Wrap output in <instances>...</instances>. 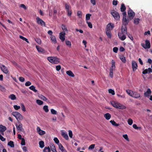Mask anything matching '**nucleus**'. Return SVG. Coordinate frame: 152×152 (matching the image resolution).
I'll list each match as a JSON object with an SVG mask.
<instances>
[{
	"label": "nucleus",
	"instance_id": "f257e3e1",
	"mask_svg": "<svg viewBox=\"0 0 152 152\" xmlns=\"http://www.w3.org/2000/svg\"><path fill=\"white\" fill-rule=\"evenodd\" d=\"M114 27V24L112 23H109L107 25L106 34L107 37L110 38H111V34L110 30H112Z\"/></svg>",
	"mask_w": 152,
	"mask_h": 152
},
{
	"label": "nucleus",
	"instance_id": "f03ea898",
	"mask_svg": "<svg viewBox=\"0 0 152 152\" xmlns=\"http://www.w3.org/2000/svg\"><path fill=\"white\" fill-rule=\"evenodd\" d=\"M112 105L116 108H118L120 109H126V107L123 105H122L117 102L115 101L111 102Z\"/></svg>",
	"mask_w": 152,
	"mask_h": 152
},
{
	"label": "nucleus",
	"instance_id": "7ed1b4c3",
	"mask_svg": "<svg viewBox=\"0 0 152 152\" xmlns=\"http://www.w3.org/2000/svg\"><path fill=\"white\" fill-rule=\"evenodd\" d=\"M48 60L51 63L58 64L59 62V59L56 57L50 56L47 58Z\"/></svg>",
	"mask_w": 152,
	"mask_h": 152
},
{
	"label": "nucleus",
	"instance_id": "20e7f679",
	"mask_svg": "<svg viewBox=\"0 0 152 152\" xmlns=\"http://www.w3.org/2000/svg\"><path fill=\"white\" fill-rule=\"evenodd\" d=\"M12 115L16 118L18 121L19 120H22L23 119V116L19 113L18 112H12Z\"/></svg>",
	"mask_w": 152,
	"mask_h": 152
},
{
	"label": "nucleus",
	"instance_id": "39448f33",
	"mask_svg": "<svg viewBox=\"0 0 152 152\" xmlns=\"http://www.w3.org/2000/svg\"><path fill=\"white\" fill-rule=\"evenodd\" d=\"M123 18L122 20L123 25L126 26L129 22V19L126 18V12L123 13Z\"/></svg>",
	"mask_w": 152,
	"mask_h": 152
},
{
	"label": "nucleus",
	"instance_id": "423d86ee",
	"mask_svg": "<svg viewBox=\"0 0 152 152\" xmlns=\"http://www.w3.org/2000/svg\"><path fill=\"white\" fill-rule=\"evenodd\" d=\"M111 14L113 16L114 19L117 20H119L120 19V16L118 13L113 10L111 12Z\"/></svg>",
	"mask_w": 152,
	"mask_h": 152
},
{
	"label": "nucleus",
	"instance_id": "0eeeda50",
	"mask_svg": "<svg viewBox=\"0 0 152 152\" xmlns=\"http://www.w3.org/2000/svg\"><path fill=\"white\" fill-rule=\"evenodd\" d=\"M128 15L129 18L131 20L134 17L135 13L132 9H129L128 12Z\"/></svg>",
	"mask_w": 152,
	"mask_h": 152
},
{
	"label": "nucleus",
	"instance_id": "6e6552de",
	"mask_svg": "<svg viewBox=\"0 0 152 152\" xmlns=\"http://www.w3.org/2000/svg\"><path fill=\"white\" fill-rule=\"evenodd\" d=\"M37 22L38 24L40 25L41 26H45V23L43 20L38 17L36 18Z\"/></svg>",
	"mask_w": 152,
	"mask_h": 152
},
{
	"label": "nucleus",
	"instance_id": "1a4fd4ad",
	"mask_svg": "<svg viewBox=\"0 0 152 152\" xmlns=\"http://www.w3.org/2000/svg\"><path fill=\"white\" fill-rule=\"evenodd\" d=\"M0 68L3 72L5 74H7L8 70L7 67L3 64L0 65Z\"/></svg>",
	"mask_w": 152,
	"mask_h": 152
},
{
	"label": "nucleus",
	"instance_id": "9d476101",
	"mask_svg": "<svg viewBox=\"0 0 152 152\" xmlns=\"http://www.w3.org/2000/svg\"><path fill=\"white\" fill-rule=\"evenodd\" d=\"M132 66L133 71H135L136 70L137 67V65L135 61H132Z\"/></svg>",
	"mask_w": 152,
	"mask_h": 152
},
{
	"label": "nucleus",
	"instance_id": "9b49d317",
	"mask_svg": "<svg viewBox=\"0 0 152 152\" xmlns=\"http://www.w3.org/2000/svg\"><path fill=\"white\" fill-rule=\"evenodd\" d=\"M65 33L64 32H61L59 34V38L62 42H63L65 40Z\"/></svg>",
	"mask_w": 152,
	"mask_h": 152
},
{
	"label": "nucleus",
	"instance_id": "f8f14e48",
	"mask_svg": "<svg viewBox=\"0 0 152 152\" xmlns=\"http://www.w3.org/2000/svg\"><path fill=\"white\" fill-rule=\"evenodd\" d=\"M16 126L18 130L22 132H23L24 131V129L23 128L22 125L21 123H19V124L18 125H16Z\"/></svg>",
	"mask_w": 152,
	"mask_h": 152
},
{
	"label": "nucleus",
	"instance_id": "ddd939ff",
	"mask_svg": "<svg viewBox=\"0 0 152 152\" xmlns=\"http://www.w3.org/2000/svg\"><path fill=\"white\" fill-rule=\"evenodd\" d=\"M36 48L38 51L40 53H45V50L42 48L38 46H36Z\"/></svg>",
	"mask_w": 152,
	"mask_h": 152
},
{
	"label": "nucleus",
	"instance_id": "4468645a",
	"mask_svg": "<svg viewBox=\"0 0 152 152\" xmlns=\"http://www.w3.org/2000/svg\"><path fill=\"white\" fill-rule=\"evenodd\" d=\"M121 31L123 34H126L127 33V29L126 26L122 25Z\"/></svg>",
	"mask_w": 152,
	"mask_h": 152
},
{
	"label": "nucleus",
	"instance_id": "2eb2a0df",
	"mask_svg": "<svg viewBox=\"0 0 152 152\" xmlns=\"http://www.w3.org/2000/svg\"><path fill=\"white\" fill-rule=\"evenodd\" d=\"M0 132H1L2 134H4V132L6 130L7 128L4 126H3L2 125H0Z\"/></svg>",
	"mask_w": 152,
	"mask_h": 152
},
{
	"label": "nucleus",
	"instance_id": "dca6fc26",
	"mask_svg": "<svg viewBox=\"0 0 152 152\" xmlns=\"http://www.w3.org/2000/svg\"><path fill=\"white\" fill-rule=\"evenodd\" d=\"M151 93V89L150 88H148L147 91L144 93V95L145 97L148 96L150 95Z\"/></svg>",
	"mask_w": 152,
	"mask_h": 152
},
{
	"label": "nucleus",
	"instance_id": "f3484780",
	"mask_svg": "<svg viewBox=\"0 0 152 152\" xmlns=\"http://www.w3.org/2000/svg\"><path fill=\"white\" fill-rule=\"evenodd\" d=\"M132 97L135 98H138L140 97V94L137 92H133Z\"/></svg>",
	"mask_w": 152,
	"mask_h": 152
},
{
	"label": "nucleus",
	"instance_id": "a211bd4d",
	"mask_svg": "<svg viewBox=\"0 0 152 152\" xmlns=\"http://www.w3.org/2000/svg\"><path fill=\"white\" fill-rule=\"evenodd\" d=\"M61 135L66 140H68L69 139V137L67 133L64 132H62L61 133Z\"/></svg>",
	"mask_w": 152,
	"mask_h": 152
},
{
	"label": "nucleus",
	"instance_id": "6ab92c4d",
	"mask_svg": "<svg viewBox=\"0 0 152 152\" xmlns=\"http://www.w3.org/2000/svg\"><path fill=\"white\" fill-rule=\"evenodd\" d=\"M58 146L59 148L62 152H65L66 151V150L65 149L61 143L58 144Z\"/></svg>",
	"mask_w": 152,
	"mask_h": 152
},
{
	"label": "nucleus",
	"instance_id": "aec40b11",
	"mask_svg": "<svg viewBox=\"0 0 152 152\" xmlns=\"http://www.w3.org/2000/svg\"><path fill=\"white\" fill-rule=\"evenodd\" d=\"M120 9L121 12H126L125 11L126 10V7L124 4L123 3L121 4Z\"/></svg>",
	"mask_w": 152,
	"mask_h": 152
},
{
	"label": "nucleus",
	"instance_id": "412c9836",
	"mask_svg": "<svg viewBox=\"0 0 152 152\" xmlns=\"http://www.w3.org/2000/svg\"><path fill=\"white\" fill-rule=\"evenodd\" d=\"M65 43L66 45L68 47H69V48H71V43L69 41L68 39H66L65 40Z\"/></svg>",
	"mask_w": 152,
	"mask_h": 152
},
{
	"label": "nucleus",
	"instance_id": "4be33fe9",
	"mask_svg": "<svg viewBox=\"0 0 152 152\" xmlns=\"http://www.w3.org/2000/svg\"><path fill=\"white\" fill-rule=\"evenodd\" d=\"M145 46L147 48H150L151 47L150 43L149 40H146L145 41Z\"/></svg>",
	"mask_w": 152,
	"mask_h": 152
},
{
	"label": "nucleus",
	"instance_id": "5701e85b",
	"mask_svg": "<svg viewBox=\"0 0 152 152\" xmlns=\"http://www.w3.org/2000/svg\"><path fill=\"white\" fill-rule=\"evenodd\" d=\"M66 73L69 76L71 77H74L75 76L74 74L70 70L67 71L66 72Z\"/></svg>",
	"mask_w": 152,
	"mask_h": 152
},
{
	"label": "nucleus",
	"instance_id": "b1692460",
	"mask_svg": "<svg viewBox=\"0 0 152 152\" xmlns=\"http://www.w3.org/2000/svg\"><path fill=\"white\" fill-rule=\"evenodd\" d=\"M104 116L107 120H109L110 119L111 116L110 114L107 113L104 114Z\"/></svg>",
	"mask_w": 152,
	"mask_h": 152
},
{
	"label": "nucleus",
	"instance_id": "393cba45",
	"mask_svg": "<svg viewBox=\"0 0 152 152\" xmlns=\"http://www.w3.org/2000/svg\"><path fill=\"white\" fill-rule=\"evenodd\" d=\"M115 62L114 60H112V66L110 68V69H112L113 70H115Z\"/></svg>",
	"mask_w": 152,
	"mask_h": 152
},
{
	"label": "nucleus",
	"instance_id": "a878e982",
	"mask_svg": "<svg viewBox=\"0 0 152 152\" xmlns=\"http://www.w3.org/2000/svg\"><path fill=\"white\" fill-rule=\"evenodd\" d=\"M119 58L122 62L124 63H125L126 62V58L124 56H120Z\"/></svg>",
	"mask_w": 152,
	"mask_h": 152
},
{
	"label": "nucleus",
	"instance_id": "bb28decb",
	"mask_svg": "<svg viewBox=\"0 0 152 152\" xmlns=\"http://www.w3.org/2000/svg\"><path fill=\"white\" fill-rule=\"evenodd\" d=\"M50 147L51 151L53 152H57L55 145L54 144H51Z\"/></svg>",
	"mask_w": 152,
	"mask_h": 152
},
{
	"label": "nucleus",
	"instance_id": "cd10ccee",
	"mask_svg": "<svg viewBox=\"0 0 152 152\" xmlns=\"http://www.w3.org/2000/svg\"><path fill=\"white\" fill-rule=\"evenodd\" d=\"M50 149L49 147H45L43 150V152H50Z\"/></svg>",
	"mask_w": 152,
	"mask_h": 152
},
{
	"label": "nucleus",
	"instance_id": "c85d7f7f",
	"mask_svg": "<svg viewBox=\"0 0 152 152\" xmlns=\"http://www.w3.org/2000/svg\"><path fill=\"white\" fill-rule=\"evenodd\" d=\"M50 38L52 41L54 43H56L57 42L56 37L54 36H52L50 37Z\"/></svg>",
	"mask_w": 152,
	"mask_h": 152
},
{
	"label": "nucleus",
	"instance_id": "c756f323",
	"mask_svg": "<svg viewBox=\"0 0 152 152\" xmlns=\"http://www.w3.org/2000/svg\"><path fill=\"white\" fill-rule=\"evenodd\" d=\"M29 88L31 90H32L33 91H34L35 92H37V91L35 89V87L33 86L32 85L31 86H30L29 87Z\"/></svg>",
	"mask_w": 152,
	"mask_h": 152
},
{
	"label": "nucleus",
	"instance_id": "7c9ffc66",
	"mask_svg": "<svg viewBox=\"0 0 152 152\" xmlns=\"http://www.w3.org/2000/svg\"><path fill=\"white\" fill-rule=\"evenodd\" d=\"M110 122L113 125L115 126H117L119 125V124L116 123L114 120H111Z\"/></svg>",
	"mask_w": 152,
	"mask_h": 152
},
{
	"label": "nucleus",
	"instance_id": "2f4dec72",
	"mask_svg": "<svg viewBox=\"0 0 152 152\" xmlns=\"http://www.w3.org/2000/svg\"><path fill=\"white\" fill-rule=\"evenodd\" d=\"M9 98L10 99H11L12 100H14L16 99V97L14 94H11L9 96Z\"/></svg>",
	"mask_w": 152,
	"mask_h": 152
},
{
	"label": "nucleus",
	"instance_id": "473e14b6",
	"mask_svg": "<svg viewBox=\"0 0 152 152\" xmlns=\"http://www.w3.org/2000/svg\"><path fill=\"white\" fill-rule=\"evenodd\" d=\"M126 92L130 96H132V94L133 93V91L128 89L126 90Z\"/></svg>",
	"mask_w": 152,
	"mask_h": 152
},
{
	"label": "nucleus",
	"instance_id": "72a5a7b5",
	"mask_svg": "<svg viewBox=\"0 0 152 152\" xmlns=\"http://www.w3.org/2000/svg\"><path fill=\"white\" fill-rule=\"evenodd\" d=\"M8 145L10 146L12 148L14 147V145L13 141H10L8 143Z\"/></svg>",
	"mask_w": 152,
	"mask_h": 152
},
{
	"label": "nucleus",
	"instance_id": "f704fd0d",
	"mask_svg": "<svg viewBox=\"0 0 152 152\" xmlns=\"http://www.w3.org/2000/svg\"><path fill=\"white\" fill-rule=\"evenodd\" d=\"M39 147L42 148L44 146V142L42 141H40L39 142Z\"/></svg>",
	"mask_w": 152,
	"mask_h": 152
},
{
	"label": "nucleus",
	"instance_id": "c9c22d12",
	"mask_svg": "<svg viewBox=\"0 0 152 152\" xmlns=\"http://www.w3.org/2000/svg\"><path fill=\"white\" fill-rule=\"evenodd\" d=\"M43 110L46 113L48 112L49 110L47 105L44 106L43 107Z\"/></svg>",
	"mask_w": 152,
	"mask_h": 152
},
{
	"label": "nucleus",
	"instance_id": "e433bc0d",
	"mask_svg": "<svg viewBox=\"0 0 152 152\" xmlns=\"http://www.w3.org/2000/svg\"><path fill=\"white\" fill-rule=\"evenodd\" d=\"M114 70L112 69H110V74L109 75L112 78L113 77V70Z\"/></svg>",
	"mask_w": 152,
	"mask_h": 152
},
{
	"label": "nucleus",
	"instance_id": "4c0bfd02",
	"mask_svg": "<svg viewBox=\"0 0 152 152\" xmlns=\"http://www.w3.org/2000/svg\"><path fill=\"white\" fill-rule=\"evenodd\" d=\"M36 102L39 105H41L43 103V102L42 101L39 99L37 100Z\"/></svg>",
	"mask_w": 152,
	"mask_h": 152
},
{
	"label": "nucleus",
	"instance_id": "58836bf2",
	"mask_svg": "<svg viewBox=\"0 0 152 152\" xmlns=\"http://www.w3.org/2000/svg\"><path fill=\"white\" fill-rule=\"evenodd\" d=\"M19 37L21 39H22L23 40L26 41L28 43H29V41H28V39H26V38L22 36H21V35Z\"/></svg>",
	"mask_w": 152,
	"mask_h": 152
},
{
	"label": "nucleus",
	"instance_id": "ea45409f",
	"mask_svg": "<svg viewBox=\"0 0 152 152\" xmlns=\"http://www.w3.org/2000/svg\"><path fill=\"white\" fill-rule=\"evenodd\" d=\"M140 20L139 18H135L134 20V23L135 24L137 25L139 23Z\"/></svg>",
	"mask_w": 152,
	"mask_h": 152
},
{
	"label": "nucleus",
	"instance_id": "a19ab883",
	"mask_svg": "<svg viewBox=\"0 0 152 152\" xmlns=\"http://www.w3.org/2000/svg\"><path fill=\"white\" fill-rule=\"evenodd\" d=\"M91 15L89 14H87L86 15V20H89L90 18V17L91 16Z\"/></svg>",
	"mask_w": 152,
	"mask_h": 152
},
{
	"label": "nucleus",
	"instance_id": "79ce46f5",
	"mask_svg": "<svg viewBox=\"0 0 152 152\" xmlns=\"http://www.w3.org/2000/svg\"><path fill=\"white\" fill-rule=\"evenodd\" d=\"M61 28L62 30L64 31H67V28L66 26L63 24L62 25H61Z\"/></svg>",
	"mask_w": 152,
	"mask_h": 152
},
{
	"label": "nucleus",
	"instance_id": "37998d69",
	"mask_svg": "<svg viewBox=\"0 0 152 152\" xmlns=\"http://www.w3.org/2000/svg\"><path fill=\"white\" fill-rule=\"evenodd\" d=\"M132 126H133V127L135 129H141V127H137L136 124H134Z\"/></svg>",
	"mask_w": 152,
	"mask_h": 152
},
{
	"label": "nucleus",
	"instance_id": "c03bdc74",
	"mask_svg": "<svg viewBox=\"0 0 152 152\" xmlns=\"http://www.w3.org/2000/svg\"><path fill=\"white\" fill-rule=\"evenodd\" d=\"M133 120L131 118H130L128 119V123L129 125H132L133 123Z\"/></svg>",
	"mask_w": 152,
	"mask_h": 152
},
{
	"label": "nucleus",
	"instance_id": "a18cd8bd",
	"mask_svg": "<svg viewBox=\"0 0 152 152\" xmlns=\"http://www.w3.org/2000/svg\"><path fill=\"white\" fill-rule=\"evenodd\" d=\"M35 40L38 44L40 45L41 44V40L40 39L36 38Z\"/></svg>",
	"mask_w": 152,
	"mask_h": 152
},
{
	"label": "nucleus",
	"instance_id": "49530a36",
	"mask_svg": "<svg viewBox=\"0 0 152 152\" xmlns=\"http://www.w3.org/2000/svg\"><path fill=\"white\" fill-rule=\"evenodd\" d=\"M108 91L109 93L112 94L113 95H114L115 94L114 91L111 89H109Z\"/></svg>",
	"mask_w": 152,
	"mask_h": 152
},
{
	"label": "nucleus",
	"instance_id": "de8ad7c7",
	"mask_svg": "<svg viewBox=\"0 0 152 152\" xmlns=\"http://www.w3.org/2000/svg\"><path fill=\"white\" fill-rule=\"evenodd\" d=\"M54 142H55L57 144H58H58L60 143L59 142V140H58V139L57 137H55L53 139Z\"/></svg>",
	"mask_w": 152,
	"mask_h": 152
},
{
	"label": "nucleus",
	"instance_id": "09e8293b",
	"mask_svg": "<svg viewBox=\"0 0 152 152\" xmlns=\"http://www.w3.org/2000/svg\"><path fill=\"white\" fill-rule=\"evenodd\" d=\"M123 137L127 141H129V138L128 137V135L126 134H124L123 135Z\"/></svg>",
	"mask_w": 152,
	"mask_h": 152
},
{
	"label": "nucleus",
	"instance_id": "8fccbe9b",
	"mask_svg": "<svg viewBox=\"0 0 152 152\" xmlns=\"http://www.w3.org/2000/svg\"><path fill=\"white\" fill-rule=\"evenodd\" d=\"M51 112L52 114L56 115L57 113V111L53 109H51Z\"/></svg>",
	"mask_w": 152,
	"mask_h": 152
},
{
	"label": "nucleus",
	"instance_id": "3c124183",
	"mask_svg": "<svg viewBox=\"0 0 152 152\" xmlns=\"http://www.w3.org/2000/svg\"><path fill=\"white\" fill-rule=\"evenodd\" d=\"M41 99L42 100L46 101L47 100V99L44 96L41 95L40 97Z\"/></svg>",
	"mask_w": 152,
	"mask_h": 152
},
{
	"label": "nucleus",
	"instance_id": "603ef678",
	"mask_svg": "<svg viewBox=\"0 0 152 152\" xmlns=\"http://www.w3.org/2000/svg\"><path fill=\"white\" fill-rule=\"evenodd\" d=\"M77 15L79 18H81L82 17V12L80 11H78L77 12Z\"/></svg>",
	"mask_w": 152,
	"mask_h": 152
},
{
	"label": "nucleus",
	"instance_id": "864d4df0",
	"mask_svg": "<svg viewBox=\"0 0 152 152\" xmlns=\"http://www.w3.org/2000/svg\"><path fill=\"white\" fill-rule=\"evenodd\" d=\"M25 140L24 138H23V139L21 140V144L22 145H25Z\"/></svg>",
	"mask_w": 152,
	"mask_h": 152
},
{
	"label": "nucleus",
	"instance_id": "5fc2aeb1",
	"mask_svg": "<svg viewBox=\"0 0 152 152\" xmlns=\"http://www.w3.org/2000/svg\"><path fill=\"white\" fill-rule=\"evenodd\" d=\"M69 135L70 138H72L73 136L72 132L70 130H69Z\"/></svg>",
	"mask_w": 152,
	"mask_h": 152
},
{
	"label": "nucleus",
	"instance_id": "6e6d98bb",
	"mask_svg": "<svg viewBox=\"0 0 152 152\" xmlns=\"http://www.w3.org/2000/svg\"><path fill=\"white\" fill-rule=\"evenodd\" d=\"M95 146V144H92L90 145L88 147V149L89 150H92L94 148Z\"/></svg>",
	"mask_w": 152,
	"mask_h": 152
},
{
	"label": "nucleus",
	"instance_id": "4d7b16f0",
	"mask_svg": "<svg viewBox=\"0 0 152 152\" xmlns=\"http://www.w3.org/2000/svg\"><path fill=\"white\" fill-rule=\"evenodd\" d=\"M86 23L88 25V26L90 28H92V25L91 23L87 21Z\"/></svg>",
	"mask_w": 152,
	"mask_h": 152
},
{
	"label": "nucleus",
	"instance_id": "13d9d810",
	"mask_svg": "<svg viewBox=\"0 0 152 152\" xmlns=\"http://www.w3.org/2000/svg\"><path fill=\"white\" fill-rule=\"evenodd\" d=\"M126 38V37L124 35H122L120 38H119L121 40L123 41Z\"/></svg>",
	"mask_w": 152,
	"mask_h": 152
},
{
	"label": "nucleus",
	"instance_id": "bf43d9fd",
	"mask_svg": "<svg viewBox=\"0 0 152 152\" xmlns=\"http://www.w3.org/2000/svg\"><path fill=\"white\" fill-rule=\"evenodd\" d=\"M118 50V48L117 47H115L113 49V51L115 53H117Z\"/></svg>",
	"mask_w": 152,
	"mask_h": 152
},
{
	"label": "nucleus",
	"instance_id": "052dcab7",
	"mask_svg": "<svg viewBox=\"0 0 152 152\" xmlns=\"http://www.w3.org/2000/svg\"><path fill=\"white\" fill-rule=\"evenodd\" d=\"M14 107L16 110H18L20 108V106L17 105H14Z\"/></svg>",
	"mask_w": 152,
	"mask_h": 152
},
{
	"label": "nucleus",
	"instance_id": "680f3d73",
	"mask_svg": "<svg viewBox=\"0 0 152 152\" xmlns=\"http://www.w3.org/2000/svg\"><path fill=\"white\" fill-rule=\"evenodd\" d=\"M21 109L23 111L25 112L26 111V108L23 104H21Z\"/></svg>",
	"mask_w": 152,
	"mask_h": 152
},
{
	"label": "nucleus",
	"instance_id": "e2e57ef3",
	"mask_svg": "<svg viewBox=\"0 0 152 152\" xmlns=\"http://www.w3.org/2000/svg\"><path fill=\"white\" fill-rule=\"evenodd\" d=\"M65 9L66 10V11L69 10V4H68L66 3L65 4Z\"/></svg>",
	"mask_w": 152,
	"mask_h": 152
},
{
	"label": "nucleus",
	"instance_id": "0e129e2a",
	"mask_svg": "<svg viewBox=\"0 0 152 152\" xmlns=\"http://www.w3.org/2000/svg\"><path fill=\"white\" fill-rule=\"evenodd\" d=\"M31 83L29 81H28L26 82L25 84V85L26 86H29L31 85Z\"/></svg>",
	"mask_w": 152,
	"mask_h": 152
},
{
	"label": "nucleus",
	"instance_id": "69168bd1",
	"mask_svg": "<svg viewBox=\"0 0 152 152\" xmlns=\"http://www.w3.org/2000/svg\"><path fill=\"white\" fill-rule=\"evenodd\" d=\"M61 69V66L60 65L56 66V70L57 71H59Z\"/></svg>",
	"mask_w": 152,
	"mask_h": 152
},
{
	"label": "nucleus",
	"instance_id": "338daca9",
	"mask_svg": "<svg viewBox=\"0 0 152 152\" xmlns=\"http://www.w3.org/2000/svg\"><path fill=\"white\" fill-rule=\"evenodd\" d=\"M118 1L113 0V4L114 5L116 6L118 4Z\"/></svg>",
	"mask_w": 152,
	"mask_h": 152
},
{
	"label": "nucleus",
	"instance_id": "774afa93",
	"mask_svg": "<svg viewBox=\"0 0 152 152\" xmlns=\"http://www.w3.org/2000/svg\"><path fill=\"white\" fill-rule=\"evenodd\" d=\"M38 133L40 135H42L45 134V131L41 130L40 132H39Z\"/></svg>",
	"mask_w": 152,
	"mask_h": 152
}]
</instances>
